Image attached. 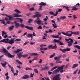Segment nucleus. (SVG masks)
<instances>
[{"instance_id":"f257e3e1","label":"nucleus","mask_w":80,"mask_h":80,"mask_svg":"<svg viewBox=\"0 0 80 80\" xmlns=\"http://www.w3.org/2000/svg\"><path fill=\"white\" fill-rule=\"evenodd\" d=\"M65 40H66V41H67L68 42H67V43H68V46L69 47H70L72 45L73 43V40L71 38H69L68 39L65 38ZM69 40H70V41H68Z\"/></svg>"},{"instance_id":"f03ea898","label":"nucleus","mask_w":80,"mask_h":80,"mask_svg":"<svg viewBox=\"0 0 80 80\" xmlns=\"http://www.w3.org/2000/svg\"><path fill=\"white\" fill-rule=\"evenodd\" d=\"M6 17H7L9 18H5V20H6L7 22H5V23L7 24V23L8 24H10V22L9 21V20H13V17L12 16H10L8 15H6Z\"/></svg>"},{"instance_id":"7ed1b4c3","label":"nucleus","mask_w":80,"mask_h":80,"mask_svg":"<svg viewBox=\"0 0 80 80\" xmlns=\"http://www.w3.org/2000/svg\"><path fill=\"white\" fill-rule=\"evenodd\" d=\"M17 56L18 58H21L22 57L23 58H25V57H28V54H27L24 55L22 54V52H20L19 53H18Z\"/></svg>"},{"instance_id":"20e7f679","label":"nucleus","mask_w":80,"mask_h":80,"mask_svg":"<svg viewBox=\"0 0 80 80\" xmlns=\"http://www.w3.org/2000/svg\"><path fill=\"white\" fill-rule=\"evenodd\" d=\"M60 74H58L53 78V80H60Z\"/></svg>"},{"instance_id":"39448f33","label":"nucleus","mask_w":80,"mask_h":80,"mask_svg":"<svg viewBox=\"0 0 80 80\" xmlns=\"http://www.w3.org/2000/svg\"><path fill=\"white\" fill-rule=\"evenodd\" d=\"M7 52L5 53V55H7V56L8 57H9V58H13V57H14L15 56V55H12V54H10V53L8 52V50H7Z\"/></svg>"},{"instance_id":"423d86ee","label":"nucleus","mask_w":80,"mask_h":80,"mask_svg":"<svg viewBox=\"0 0 80 80\" xmlns=\"http://www.w3.org/2000/svg\"><path fill=\"white\" fill-rule=\"evenodd\" d=\"M59 50L62 52V53H65V52H68L70 50V48H67L63 49V50L60 48Z\"/></svg>"},{"instance_id":"0eeeda50","label":"nucleus","mask_w":80,"mask_h":80,"mask_svg":"<svg viewBox=\"0 0 80 80\" xmlns=\"http://www.w3.org/2000/svg\"><path fill=\"white\" fill-rule=\"evenodd\" d=\"M41 20H40V18H39V19H38L37 18V19H36L34 21V23H36L38 25H41L42 23H41Z\"/></svg>"},{"instance_id":"6e6552de","label":"nucleus","mask_w":80,"mask_h":80,"mask_svg":"<svg viewBox=\"0 0 80 80\" xmlns=\"http://www.w3.org/2000/svg\"><path fill=\"white\" fill-rule=\"evenodd\" d=\"M69 31L66 32V33H65V32H62V34H63V35H65L66 36H68V37H72V34H68V32Z\"/></svg>"},{"instance_id":"1a4fd4ad","label":"nucleus","mask_w":80,"mask_h":80,"mask_svg":"<svg viewBox=\"0 0 80 80\" xmlns=\"http://www.w3.org/2000/svg\"><path fill=\"white\" fill-rule=\"evenodd\" d=\"M0 52H1V53H3L5 55L6 53H7L8 51L6 49L4 48H3L2 49H0Z\"/></svg>"},{"instance_id":"9d476101","label":"nucleus","mask_w":80,"mask_h":80,"mask_svg":"<svg viewBox=\"0 0 80 80\" xmlns=\"http://www.w3.org/2000/svg\"><path fill=\"white\" fill-rule=\"evenodd\" d=\"M6 43H8L11 45H13V43H14V39H11L10 40H9L8 42H6Z\"/></svg>"},{"instance_id":"9b49d317","label":"nucleus","mask_w":80,"mask_h":80,"mask_svg":"<svg viewBox=\"0 0 80 80\" xmlns=\"http://www.w3.org/2000/svg\"><path fill=\"white\" fill-rule=\"evenodd\" d=\"M42 17V15L39 14H36L34 15L33 16V18H36L37 17L38 19H39V17Z\"/></svg>"},{"instance_id":"f8f14e48","label":"nucleus","mask_w":80,"mask_h":80,"mask_svg":"<svg viewBox=\"0 0 80 80\" xmlns=\"http://www.w3.org/2000/svg\"><path fill=\"white\" fill-rule=\"evenodd\" d=\"M25 27L26 28L28 29V30H33V27H30L28 26H25Z\"/></svg>"},{"instance_id":"ddd939ff","label":"nucleus","mask_w":80,"mask_h":80,"mask_svg":"<svg viewBox=\"0 0 80 80\" xmlns=\"http://www.w3.org/2000/svg\"><path fill=\"white\" fill-rule=\"evenodd\" d=\"M59 72L60 70H59L57 68L53 71L52 73H54V74H57V73H59Z\"/></svg>"},{"instance_id":"4468645a","label":"nucleus","mask_w":80,"mask_h":80,"mask_svg":"<svg viewBox=\"0 0 80 80\" xmlns=\"http://www.w3.org/2000/svg\"><path fill=\"white\" fill-rule=\"evenodd\" d=\"M59 72L60 70H59L57 68L53 71L52 73H54V74H57V73H59Z\"/></svg>"},{"instance_id":"2eb2a0df","label":"nucleus","mask_w":80,"mask_h":80,"mask_svg":"<svg viewBox=\"0 0 80 80\" xmlns=\"http://www.w3.org/2000/svg\"><path fill=\"white\" fill-rule=\"evenodd\" d=\"M49 13L50 15H53V16H57V15H58V12H56V14L54 13V12H50Z\"/></svg>"},{"instance_id":"dca6fc26","label":"nucleus","mask_w":80,"mask_h":80,"mask_svg":"<svg viewBox=\"0 0 80 80\" xmlns=\"http://www.w3.org/2000/svg\"><path fill=\"white\" fill-rule=\"evenodd\" d=\"M29 78V76L28 75H25L22 77V79H24L25 80H27V79H28Z\"/></svg>"},{"instance_id":"f3484780","label":"nucleus","mask_w":80,"mask_h":80,"mask_svg":"<svg viewBox=\"0 0 80 80\" xmlns=\"http://www.w3.org/2000/svg\"><path fill=\"white\" fill-rule=\"evenodd\" d=\"M62 57V56H58V57H56L54 58V59L56 61H58V60H60V58Z\"/></svg>"},{"instance_id":"a211bd4d","label":"nucleus","mask_w":80,"mask_h":80,"mask_svg":"<svg viewBox=\"0 0 80 80\" xmlns=\"http://www.w3.org/2000/svg\"><path fill=\"white\" fill-rule=\"evenodd\" d=\"M13 15L14 17H20L21 16V15H19L18 13L14 14Z\"/></svg>"},{"instance_id":"6ab92c4d","label":"nucleus","mask_w":80,"mask_h":80,"mask_svg":"<svg viewBox=\"0 0 80 80\" xmlns=\"http://www.w3.org/2000/svg\"><path fill=\"white\" fill-rule=\"evenodd\" d=\"M20 51H22V49H17V51H14V53H18V52H20Z\"/></svg>"},{"instance_id":"aec40b11","label":"nucleus","mask_w":80,"mask_h":80,"mask_svg":"<svg viewBox=\"0 0 80 80\" xmlns=\"http://www.w3.org/2000/svg\"><path fill=\"white\" fill-rule=\"evenodd\" d=\"M78 64L77 63H75L72 66V68H76V67H78Z\"/></svg>"},{"instance_id":"412c9836","label":"nucleus","mask_w":80,"mask_h":80,"mask_svg":"<svg viewBox=\"0 0 80 80\" xmlns=\"http://www.w3.org/2000/svg\"><path fill=\"white\" fill-rule=\"evenodd\" d=\"M71 34H74V35H79L78 32H71Z\"/></svg>"},{"instance_id":"4be33fe9","label":"nucleus","mask_w":80,"mask_h":80,"mask_svg":"<svg viewBox=\"0 0 80 80\" xmlns=\"http://www.w3.org/2000/svg\"><path fill=\"white\" fill-rule=\"evenodd\" d=\"M65 67V65H63L61 67H58V69L59 70V72H60V71L61 69H62V70H63V67Z\"/></svg>"},{"instance_id":"5701e85b","label":"nucleus","mask_w":80,"mask_h":80,"mask_svg":"<svg viewBox=\"0 0 80 80\" xmlns=\"http://www.w3.org/2000/svg\"><path fill=\"white\" fill-rule=\"evenodd\" d=\"M39 5H42V6H45L46 5V3L43 2H41L39 4Z\"/></svg>"},{"instance_id":"b1692460","label":"nucleus","mask_w":80,"mask_h":80,"mask_svg":"<svg viewBox=\"0 0 80 80\" xmlns=\"http://www.w3.org/2000/svg\"><path fill=\"white\" fill-rule=\"evenodd\" d=\"M27 37L28 38L31 37V40H32L33 39V36H32V34H28L27 35Z\"/></svg>"},{"instance_id":"393cba45","label":"nucleus","mask_w":80,"mask_h":80,"mask_svg":"<svg viewBox=\"0 0 80 80\" xmlns=\"http://www.w3.org/2000/svg\"><path fill=\"white\" fill-rule=\"evenodd\" d=\"M16 62L17 63H18V64H19V65H22V64H23V63H22V62H20L17 59H16Z\"/></svg>"},{"instance_id":"a878e982","label":"nucleus","mask_w":80,"mask_h":80,"mask_svg":"<svg viewBox=\"0 0 80 80\" xmlns=\"http://www.w3.org/2000/svg\"><path fill=\"white\" fill-rule=\"evenodd\" d=\"M60 41L58 40H56L55 39H54L53 41V42H54V43H60Z\"/></svg>"},{"instance_id":"bb28decb","label":"nucleus","mask_w":80,"mask_h":80,"mask_svg":"<svg viewBox=\"0 0 80 80\" xmlns=\"http://www.w3.org/2000/svg\"><path fill=\"white\" fill-rule=\"evenodd\" d=\"M66 17V16H63V17L61 16L60 17V20H64V19H65Z\"/></svg>"},{"instance_id":"cd10ccee","label":"nucleus","mask_w":80,"mask_h":80,"mask_svg":"<svg viewBox=\"0 0 80 80\" xmlns=\"http://www.w3.org/2000/svg\"><path fill=\"white\" fill-rule=\"evenodd\" d=\"M52 26H53V27L54 28H57L58 26H57V25L56 24V23H54V24H52Z\"/></svg>"},{"instance_id":"c85d7f7f","label":"nucleus","mask_w":80,"mask_h":80,"mask_svg":"<svg viewBox=\"0 0 80 80\" xmlns=\"http://www.w3.org/2000/svg\"><path fill=\"white\" fill-rule=\"evenodd\" d=\"M38 55V54L37 53H33L31 54V56H37Z\"/></svg>"},{"instance_id":"c756f323","label":"nucleus","mask_w":80,"mask_h":80,"mask_svg":"<svg viewBox=\"0 0 80 80\" xmlns=\"http://www.w3.org/2000/svg\"><path fill=\"white\" fill-rule=\"evenodd\" d=\"M13 28H14V26H11L9 28V30L11 31V30H13Z\"/></svg>"},{"instance_id":"7c9ffc66","label":"nucleus","mask_w":80,"mask_h":80,"mask_svg":"<svg viewBox=\"0 0 80 80\" xmlns=\"http://www.w3.org/2000/svg\"><path fill=\"white\" fill-rule=\"evenodd\" d=\"M57 44H55V45L53 46L52 45V49H55V50H56V49H57Z\"/></svg>"},{"instance_id":"2f4dec72","label":"nucleus","mask_w":80,"mask_h":80,"mask_svg":"<svg viewBox=\"0 0 80 80\" xmlns=\"http://www.w3.org/2000/svg\"><path fill=\"white\" fill-rule=\"evenodd\" d=\"M14 12L18 13H21V12L18 9H15L14 10Z\"/></svg>"},{"instance_id":"473e14b6","label":"nucleus","mask_w":80,"mask_h":80,"mask_svg":"<svg viewBox=\"0 0 80 80\" xmlns=\"http://www.w3.org/2000/svg\"><path fill=\"white\" fill-rule=\"evenodd\" d=\"M74 47H75V48H77L78 49H79L80 50V46H78V45H74Z\"/></svg>"},{"instance_id":"72a5a7b5","label":"nucleus","mask_w":80,"mask_h":80,"mask_svg":"<svg viewBox=\"0 0 80 80\" xmlns=\"http://www.w3.org/2000/svg\"><path fill=\"white\" fill-rule=\"evenodd\" d=\"M15 26H16V28H18V26H19V23L17 22H15Z\"/></svg>"},{"instance_id":"f704fd0d","label":"nucleus","mask_w":80,"mask_h":80,"mask_svg":"<svg viewBox=\"0 0 80 80\" xmlns=\"http://www.w3.org/2000/svg\"><path fill=\"white\" fill-rule=\"evenodd\" d=\"M7 62H5V63H1V65H2V67H5V66L7 65Z\"/></svg>"},{"instance_id":"c9c22d12","label":"nucleus","mask_w":80,"mask_h":80,"mask_svg":"<svg viewBox=\"0 0 80 80\" xmlns=\"http://www.w3.org/2000/svg\"><path fill=\"white\" fill-rule=\"evenodd\" d=\"M58 68V67L57 66H55L53 68H52L51 70H50V72H52V71H53L54 70H55V69H56V68Z\"/></svg>"},{"instance_id":"e433bc0d","label":"nucleus","mask_w":80,"mask_h":80,"mask_svg":"<svg viewBox=\"0 0 80 80\" xmlns=\"http://www.w3.org/2000/svg\"><path fill=\"white\" fill-rule=\"evenodd\" d=\"M55 56V53H54L53 54L51 55L49 57L50 58H53V57H54Z\"/></svg>"},{"instance_id":"4c0bfd02","label":"nucleus","mask_w":80,"mask_h":80,"mask_svg":"<svg viewBox=\"0 0 80 80\" xmlns=\"http://www.w3.org/2000/svg\"><path fill=\"white\" fill-rule=\"evenodd\" d=\"M4 40L5 43H7L8 42H8V41H8L9 40V39L8 38L4 39Z\"/></svg>"},{"instance_id":"58836bf2","label":"nucleus","mask_w":80,"mask_h":80,"mask_svg":"<svg viewBox=\"0 0 80 80\" xmlns=\"http://www.w3.org/2000/svg\"><path fill=\"white\" fill-rule=\"evenodd\" d=\"M16 19H18L20 20V22H21V23H22V21H23V20L22 19L19 18H17Z\"/></svg>"},{"instance_id":"ea45409f","label":"nucleus","mask_w":80,"mask_h":80,"mask_svg":"<svg viewBox=\"0 0 80 80\" xmlns=\"http://www.w3.org/2000/svg\"><path fill=\"white\" fill-rule=\"evenodd\" d=\"M48 48L49 49H52V45H50L48 46Z\"/></svg>"},{"instance_id":"a19ab883","label":"nucleus","mask_w":80,"mask_h":80,"mask_svg":"<svg viewBox=\"0 0 80 80\" xmlns=\"http://www.w3.org/2000/svg\"><path fill=\"white\" fill-rule=\"evenodd\" d=\"M34 71L36 73H38V71L37 69H34Z\"/></svg>"},{"instance_id":"79ce46f5","label":"nucleus","mask_w":80,"mask_h":80,"mask_svg":"<svg viewBox=\"0 0 80 80\" xmlns=\"http://www.w3.org/2000/svg\"><path fill=\"white\" fill-rule=\"evenodd\" d=\"M1 20V21H0V22H1V23H3V24L5 23V20Z\"/></svg>"},{"instance_id":"37998d69","label":"nucleus","mask_w":80,"mask_h":80,"mask_svg":"<svg viewBox=\"0 0 80 80\" xmlns=\"http://www.w3.org/2000/svg\"><path fill=\"white\" fill-rule=\"evenodd\" d=\"M31 22H33V20L32 19H30L28 20V23H31Z\"/></svg>"},{"instance_id":"c03bdc74","label":"nucleus","mask_w":80,"mask_h":80,"mask_svg":"<svg viewBox=\"0 0 80 80\" xmlns=\"http://www.w3.org/2000/svg\"><path fill=\"white\" fill-rule=\"evenodd\" d=\"M80 3H77L76 5H75V7H80Z\"/></svg>"},{"instance_id":"a18cd8bd","label":"nucleus","mask_w":80,"mask_h":80,"mask_svg":"<svg viewBox=\"0 0 80 80\" xmlns=\"http://www.w3.org/2000/svg\"><path fill=\"white\" fill-rule=\"evenodd\" d=\"M62 62L61 61H57L56 63H62Z\"/></svg>"},{"instance_id":"49530a36","label":"nucleus","mask_w":80,"mask_h":80,"mask_svg":"<svg viewBox=\"0 0 80 80\" xmlns=\"http://www.w3.org/2000/svg\"><path fill=\"white\" fill-rule=\"evenodd\" d=\"M38 30H40V29H42V27L41 26H40L38 27L37 28Z\"/></svg>"},{"instance_id":"de8ad7c7","label":"nucleus","mask_w":80,"mask_h":80,"mask_svg":"<svg viewBox=\"0 0 80 80\" xmlns=\"http://www.w3.org/2000/svg\"><path fill=\"white\" fill-rule=\"evenodd\" d=\"M72 7V8H74V10H75V11L77 10V9L76 8H77V7L74 6V7Z\"/></svg>"},{"instance_id":"09e8293b","label":"nucleus","mask_w":80,"mask_h":80,"mask_svg":"<svg viewBox=\"0 0 80 80\" xmlns=\"http://www.w3.org/2000/svg\"><path fill=\"white\" fill-rule=\"evenodd\" d=\"M73 17L74 18V19H75H75H76V18H77V16L75 15H73Z\"/></svg>"},{"instance_id":"8fccbe9b","label":"nucleus","mask_w":80,"mask_h":80,"mask_svg":"<svg viewBox=\"0 0 80 80\" xmlns=\"http://www.w3.org/2000/svg\"><path fill=\"white\" fill-rule=\"evenodd\" d=\"M34 10V8L33 7L32 8L29 9V10L30 11H33V10Z\"/></svg>"},{"instance_id":"3c124183","label":"nucleus","mask_w":80,"mask_h":80,"mask_svg":"<svg viewBox=\"0 0 80 80\" xmlns=\"http://www.w3.org/2000/svg\"><path fill=\"white\" fill-rule=\"evenodd\" d=\"M59 45H64V44L60 42L59 43Z\"/></svg>"},{"instance_id":"603ef678","label":"nucleus","mask_w":80,"mask_h":80,"mask_svg":"<svg viewBox=\"0 0 80 80\" xmlns=\"http://www.w3.org/2000/svg\"><path fill=\"white\" fill-rule=\"evenodd\" d=\"M33 75H34V73H33V74H32V73H31L30 76V77L31 78V77H33Z\"/></svg>"},{"instance_id":"864d4df0","label":"nucleus","mask_w":80,"mask_h":80,"mask_svg":"<svg viewBox=\"0 0 80 80\" xmlns=\"http://www.w3.org/2000/svg\"><path fill=\"white\" fill-rule=\"evenodd\" d=\"M37 57H35L34 59H33L32 61H34V60H38Z\"/></svg>"},{"instance_id":"5fc2aeb1","label":"nucleus","mask_w":80,"mask_h":80,"mask_svg":"<svg viewBox=\"0 0 80 80\" xmlns=\"http://www.w3.org/2000/svg\"><path fill=\"white\" fill-rule=\"evenodd\" d=\"M13 68H11V71H12V73H14V70H13Z\"/></svg>"},{"instance_id":"6e6d98bb","label":"nucleus","mask_w":80,"mask_h":80,"mask_svg":"<svg viewBox=\"0 0 80 80\" xmlns=\"http://www.w3.org/2000/svg\"><path fill=\"white\" fill-rule=\"evenodd\" d=\"M45 68L46 70H49V66L45 67Z\"/></svg>"},{"instance_id":"4d7b16f0","label":"nucleus","mask_w":80,"mask_h":80,"mask_svg":"<svg viewBox=\"0 0 80 80\" xmlns=\"http://www.w3.org/2000/svg\"><path fill=\"white\" fill-rule=\"evenodd\" d=\"M78 69H77L74 72V73H73L74 75H76V74L77 73V71H78Z\"/></svg>"},{"instance_id":"13d9d810","label":"nucleus","mask_w":80,"mask_h":80,"mask_svg":"<svg viewBox=\"0 0 80 80\" xmlns=\"http://www.w3.org/2000/svg\"><path fill=\"white\" fill-rule=\"evenodd\" d=\"M67 57V55L66 54H63L62 55V57L63 58H65V57Z\"/></svg>"},{"instance_id":"bf43d9fd","label":"nucleus","mask_w":80,"mask_h":80,"mask_svg":"<svg viewBox=\"0 0 80 80\" xmlns=\"http://www.w3.org/2000/svg\"><path fill=\"white\" fill-rule=\"evenodd\" d=\"M24 26L25 25H23V24H21V25H20V27H22V28H23Z\"/></svg>"},{"instance_id":"052dcab7","label":"nucleus","mask_w":80,"mask_h":80,"mask_svg":"<svg viewBox=\"0 0 80 80\" xmlns=\"http://www.w3.org/2000/svg\"><path fill=\"white\" fill-rule=\"evenodd\" d=\"M28 43V42H25V43L23 44V46H25V45H27Z\"/></svg>"},{"instance_id":"680f3d73","label":"nucleus","mask_w":80,"mask_h":80,"mask_svg":"<svg viewBox=\"0 0 80 80\" xmlns=\"http://www.w3.org/2000/svg\"><path fill=\"white\" fill-rule=\"evenodd\" d=\"M55 38H59V35H57L56 36Z\"/></svg>"},{"instance_id":"e2e57ef3","label":"nucleus","mask_w":80,"mask_h":80,"mask_svg":"<svg viewBox=\"0 0 80 80\" xmlns=\"http://www.w3.org/2000/svg\"><path fill=\"white\" fill-rule=\"evenodd\" d=\"M17 67L18 68H19V69H20V68H22V67H20V65L17 66Z\"/></svg>"},{"instance_id":"0e129e2a","label":"nucleus","mask_w":80,"mask_h":80,"mask_svg":"<svg viewBox=\"0 0 80 80\" xmlns=\"http://www.w3.org/2000/svg\"><path fill=\"white\" fill-rule=\"evenodd\" d=\"M1 42H4L5 43V40L4 39H3L2 40L0 41V43Z\"/></svg>"},{"instance_id":"69168bd1","label":"nucleus","mask_w":80,"mask_h":80,"mask_svg":"<svg viewBox=\"0 0 80 80\" xmlns=\"http://www.w3.org/2000/svg\"><path fill=\"white\" fill-rule=\"evenodd\" d=\"M40 61H39V63H41L42 62V59H40Z\"/></svg>"},{"instance_id":"338daca9","label":"nucleus","mask_w":80,"mask_h":80,"mask_svg":"<svg viewBox=\"0 0 80 80\" xmlns=\"http://www.w3.org/2000/svg\"><path fill=\"white\" fill-rule=\"evenodd\" d=\"M47 48H44V51H45V50H48Z\"/></svg>"},{"instance_id":"774afa93","label":"nucleus","mask_w":80,"mask_h":80,"mask_svg":"<svg viewBox=\"0 0 80 80\" xmlns=\"http://www.w3.org/2000/svg\"><path fill=\"white\" fill-rule=\"evenodd\" d=\"M62 10V9L61 8H60L58 10V12H61V11Z\"/></svg>"}]
</instances>
